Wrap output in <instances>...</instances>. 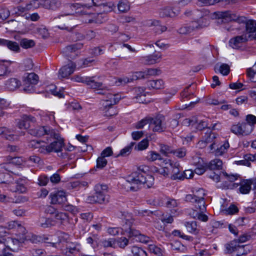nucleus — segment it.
I'll use <instances>...</instances> for the list:
<instances>
[{
    "mask_svg": "<svg viewBox=\"0 0 256 256\" xmlns=\"http://www.w3.org/2000/svg\"><path fill=\"white\" fill-rule=\"evenodd\" d=\"M149 170V166L146 165L140 166L137 171L127 176L126 182L129 184L128 188L132 191H136L142 184L146 188H150L154 184V178L146 174Z\"/></svg>",
    "mask_w": 256,
    "mask_h": 256,
    "instance_id": "f257e3e1",
    "label": "nucleus"
},
{
    "mask_svg": "<svg viewBox=\"0 0 256 256\" xmlns=\"http://www.w3.org/2000/svg\"><path fill=\"white\" fill-rule=\"evenodd\" d=\"M82 5L78 3L68 4L65 6L62 14L58 16L61 21L65 22L62 25L58 26L60 30H72L77 24L74 22V20L72 18L74 14L78 16L79 14L84 12L82 10Z\"/></svg>",
    "mask_w": 256,
    "mask_h": 256,
    "instance_id": "f03ea898",
    "label": "nucleus"
},
{
    "mask_svg": "<svg viewBox=\"0 0 256 256\" xmlns=\"http://www.w3.org/2000/svg\"><path fill=\"white\" fill-rule=\"evenodd\" d=\"M121 218L124 219V224L122 225V230L128 234L130 237H135L136 240L142 243H148L150 238L144 234H141L139 231L135 230L132 226L133 220L132 216L127 212H120Z\"/></svg>",
    "mask_w": 256,
    "mask_h": 256,
    "instance_id": "7ed1b4c3",
    "label": "nucleus"
},
{
    "mask_svg": "<svg viewBox=\"0 0 256 256\" xmlns=\"http://www.w3.org/2000/svg\"><path fill=\"white\" fill-rule=\"evenodd\" d=\"M206 196L205 190L203 188H194L192 190V194L186 195V200L194 204L196 207L200 209L201 212L204 211L206 205L204 200Z\"/></svg>",
    "mask_w": 256,
    "mask_h": 256,
    "instance_id": "20e7f679",
    "label": "nucleus"
},
{
    "mask_svg": "<svg viewBox=\"0 0 256 256\" xmlns=\"http://www.w3.org/2000/svg\"><path fill=\"white\" fill-rule=\"evenodd\" d=\"M94 194L90 198V202L102 204L108 200L109 196L108 194V186L106 185L97 184L95 186Z\"/></svg>",
    "mask_w": 256,
    "mask_h": 256,
    "instance_id": "39448f33",
    "label": "nucleus"
},
{
    "mask_svg": "<svg viewBox=\"0 0 256 256\" xmlns=\"http://www.w3.org/2000/svg\"><path fill=\"white\" fill-rule=\"evenodd\" d=\"M90 6V4H88V6H85L82 5V10L85 12L78 14V16H82V20L86 23L102 22V14L92 13L88 8Z\"/></svg>",
    "mask_w": 256,
    "mask_h": 256,
    "instance_id": "423d86ee",
    "label": "nucleus"
},
{
    "mask_svg": "<svg viewBox=\"0 0 256 256\" xmlns=\"http://www.w3.org/2000/svg\"><path fill=\"white\" fill-rule=\"evenodd\" d=\"M50 136L53 137L54 140L49 144V154L52 152L56 153L61 152L64 146L63 139L60 137V134L54 130H51Z\"/></svg>",
    "mask_w": 256,
    "mask_h": 256,
    "instance_id": "0eeeda50",
    "label": "nucleus"
},
{
    "mask_svg": "<svg viewBox=\"0 0 256 256\" xmlns=\"http://www.w3.org/2000/svg\"><path fill=\"white\" fill-rule=\"evenodd\" d=\"M39 80L38 76L34 72L29 73L24 78L23 82V90L28 93L33 92L35 86Z\"/></svg>",
    "mask_w": 256,
    "mask_h": 256,
    "instance_id": "6e6552de",
    "label": "nucleus"
},
{
    "mask_svg": "<svg viewBox=\"0 0 256 256\" xmlns=\"http://www.w3.org/2000/svg\"><path fill=\"white\" fill-rule=\"evenodd\" d=\"M149 127L154 132H162L166 128L165 118L162 115H158L153 118H150Z\"/></svg>",
    "mask_w": 256,
    "mask_h": 256,
    "instance_id": "1a4fd4ad",
    "label": "nucleus"
},
{
    "mask_svg": "<svg viewBox=\"0 0 256 256\" xmlns=\"http://www.w3.org/2000/svg\"><path fill=\"white\" fill-rule=\"evenodd\" d=\"M42 140H34L28 142V146L30 148L38 149V152L44 154H49V142Z\"/></svg>",
    "mask_w": 256,
    "mask_h": 256,
    "instance_id": "9d476101",
    "label": "nucleus"
},
{
    "mask_svg": "<svg viewBox=\"0 0 256 256\" xmlns=\"http://www.w3.org/2000/svg\"><path fill=\"white\" fill-rule=\"evenodd\" d=\"M231 132L238 136H247L252 131V128L246 122L234 124L230 128Z\"/></svg>",
    "mask_w": 256,
    "mask_h": 256,
    "instance_id": "9b49d317",
    "label": "nucleus"
},
{
    "mask_svg": "<svg viewBox=\"0 0 256 256\" xmlns=\"http://www.w3.org/2000/svg\"><path fill=\"white\" fill-rule=\"evenodd\" d=\"M190 160L192 164L196 168L194 169V172L198 175L203 174L206 170V164L204 162L203 160L199 156L196 154L194 156H191Z\"/></svg>",
    "mask_w": 256,
    "mask_h": 256,
    "instance_id": "f8f14e48",
    "label": "nucleus"
},
{
    "mask_svg": "<svg viewBox=\"0 0 256 256\" xmlns=\"http://www.w3.org/2000/svg\"><path fill=\"white\" fill-rule=\"evenodd\" d=\"M50 202L52 204H62L66 202V196L64 190L54 192L49 196Z\"/></svg>",
    "mask_w": 256,
    "mask_h": 256,
    "instance_id": "ddd939ff",
    "label": "nucleus"
},
{
    "mask_svg": "<svg viewBox=\"0 0 256 256\" xmlns=\"http://www.w3.org/2000/svg\"><path fill=\"white\" fill-rule=\"evenodd\" d=\"M250 36H247L246 34H244L242 36H236L231 38L229 41L230 46L233 48H238L242 44L249 40Z\"/></svg>",
    "mask_w": 256,
    "mask_h": 256,
    "instance_id": "4468645a",
    "label": "nucleus"
},
{
    "mask_svg": "<svg viewBox=\"0 0 256 256\" xmlns=\"http://www.w3.org/2000/svg\"><path fill=\"white\" fill-rule=\"evenodd\" d=\"M36 121L34 117L30 116L24 115L17 122V126L20 129H27L30 127L31 124L34 123Z\"/></svg>",
    "mask_w": 256,
    "mask_h": 256,
    "instance_id": "2eb2a0df",
    "label": "nucleus"
},
{
    "mask_svg": "<svg viewBox=\"0 0 256 256\" xmlns=\"http://www.w3.org/2000/svg\"><path fill=\"white\" fill-rule=\"evenodd\" d=\"M76 66V64L72 62L64 66L59 70L58 77L60 78H68L74 72Z\"/></svg>",
    "mask_w": 256,
    "mask_h": 256,
    "instance_id": "dca6fc26",
    "label": "nucleus"
},
{
    "mask_svg": "<svg viewBox=\"0 0 256 256\" xmlns=\"http://www.w3.org/2000/svg\"><path fill=\"white\" fill-rule=\"evenodd\" d=\"M82 47L81 43H76L74 44L68 46L64 48L62 50L63 54L67 57L74 58L75 56L74 52L76 50L80 49Z\"/></svg>",
    "mask_w": 256,
    "mask_h": 256,
    "instance_id": "f3484780",
    "label": "nucleus"
},
{
    "mask_svg": "<svg viewBox=\"0 0 256 256\" xmlns=\"http://www.w3.org/2000/svg\"><path fill=\"white\" fill-rule=\"evenodd\" d=\"M161 58L162 54L160 52H158L143 56L141 58V60L144 64L150 65L158 62Z\"/></svg>",
    "mask_w": 256,
    "mask_h": 256,
    "instance_id": "a211bd4d",
    "label": "nucleus"
},
{
    "mask_svg": "<svg viewBox=\"0 0 256 256\" xmlns=\"http://www.w3.org/2000/svg\"><path fill=\"white\" fill-rule=\"evenodd\" d=\"M22 242L21 241L18 239L12 238H7L5 240L4 245L6 246V248L14 252L18 250Z\"/></svg>",
    "mask_w": 256,
    "mask_h": 256,
    "instance_id": "6ab92c4d",
    "label": "nucleus"
},
{
    "mask_svg": "<svg viewBox=\"0 0 256 256\" xmlns=\"http://www.w3.org/2000/svg\"><path fill=\"white\" fill-rule=\"evenodd\" d=\"M121 98V96L118 94H110L108 95L107 98L103 100L102 106L104 108H106L108 106H112L113 105L117 104Z\"/></svg>",
    "mask_w": 256,
    "mask_h": 256,
    "instance_id": "aec40b11",
    "label": "nucleus"
},
{
    "mask_svg": "<svg viewBox=\"0 0 256 256\" xmlns=\"http://www.w3.org/2000/svg\"><path fill=\"white\" fill-rule=\"evenodd\" d=\"M50 130L48 127L38 126L29 130V133L34 136H42L46 134L50 136Z\"/></svg>",
    "mask_w": 256,
    "mask_h": 256,
    "instance_id": "412c9836",
    "label": "nucleus"
},
{
    "mask_svg": "<svg viewBox=\"0 0 256 256\" xmlns=\"http://www.w3.org/2000/svg\"><path fill=\"white\" fill-rule=\"evenodd\" d=\"M184 124H189L194 126L197 130H202L205 128L208 127L207 122L203 120H190L186 118L184 122Z\"/></svg>",
    "mask_w": 256,
    "mask_h": 256,
    "instance_id": "4be33fe9",
    "label": "nucleus"
},
{
    "mask_svg": "<svg viewBox=\"0 0 256 256\" xmlns=\"http://www.w3.org/2000/svg\"><path fill=\"white\" fill-rule=\"evenodd\" d=\"M0 46L7 47L10 50L15 52H20L19 44L16 42L0 38Z\"/></svg>",
    "mask_w": 256,
    "mask_h": 256,
    "instance_id": "5701e85b",
    "label": "nucleus"
},
{
    "mask_svg": "<svg viewBox=\"0 0 256 256\" xmlns=\"http://www.w3.org/2000/svg\"><path fill=\"white\" fill-rule=\"evenodd\" d=\"M13 131L6 127H0V136L9 140H14L18 138V136L12 134Z\"/></svg>",
    "mask_w": 256,
    "mask_h": 256,
    "instance_id": "b1692460",
    "label": "nucleus"
},
{
    "mask_svg": "<svg viewBox=\"0 0 256 256\" xmlns=\"http://www.w3.org/2000/svg\"><path fill=\"white\" fill-rule=\"evenodd\" d=\"M246 31L244 34H246L247 36H250V38L253 37L256 30V21L253 20H248L245 24Z\"/></svg>",
    "mask_w": 256,
    "mask_h": 256,
    "instance_id": "393cba45",
    "label": "nucleus"
},
{
    "mask_svg": "<svg viewBox=\"0 0 256 256\" xmlns=\"http://www.w3.org/2000/svg\"><path fill=\"white\" fill-rule=\"evenodd\" d=\"M51 209L54 210L52 207H50L48 212L52 214V218H55V220H54V222L56 221L57 222H60L61 224H63L68 220V216L66 213L58 212L53 213L51 210Z\"/></svg>",
    "mask_w": 256,
    "mask_h": 256,
    "instance_id": "a878e982",
    "label": "nucleus"
},
{
    "mask_svg": "<svg viewBox=\"0 0 256 256\" xmlns=\"http://www.w3.org/2000/svg\"><path fill=\"white\" fill-rule=\"evenodd\" d=\"M252 182L250 180H244L240 182V192L242 194H248L251 190Z\"/></svg>",
    "mask_w": 256,
    "mask_h": 256,
    "instance_id": "bb28decb",
    "label": "nucleus"
},
{
    "mask_svg": "<svg viewBox=\"0 0 256 256\" xmlns=\"http://www.w3.org/2000/svg\"><path fill=\"white\" fill-rule=\"evenodd\" d=\"M28 10H30V9L28 7L26 3L25 6L20 5L17 7L13 8L11 10V14L15 16H23Z\"/></svg>",
    "mask_w": 256,
    "mask_h": 256,
    "instance_id": "cd10ccee",
    "label": "nucleus"
},
{
    "mask_svg": "<svg viewBox=\"0 0 256 256\" xmlns=\"http://www.w3.org/2000/svg\"><path fill=\"white\" fill-rule=\"evenodd\" d=\"M144 88L142 87L136 88L134 89L136 93L135 99L136 101L139 103H144L146 102V92H144Z\"/></svg>",
    "mask_w": 256,
    "mask_h": 256,
    "instance_id": "c85d7f7f",
    "label": "nucleus"
},
{
    "mask_svg": "<svg viewBox=\"0 0 256 256\" xmlns=\"http://www.w3.org/2000/svg\"><path fill=\"white\" fill-rule=\"evenodd\" d=\"M149 26H154V30L156 33L160 34L166 30L167 28L164 26H162L158 21L157 20H149L147 24Z\"/></svg>",
    "mask_w": 256,
    "mask_h": 256,
    "instance_id": "c756f323",
    "label": "nucleus"
},
{
    "mask_svg": "<svg viewBox=\"0 0 256 256\" xmlns=\"http://www.w3.org/2000/svg\"><path fill=\"white\" fill-rule=\"evenodd\" d=\"M174 168L172 174L170 176L171 179L172 180H183L184 174L182 172H181L182 169L180 168L179 163L176 165H174Z\"/></svg>",
    "mask_w": 256,
    "mask_h": 256,
    "instance_id": "7c9ffc66",
    "label": "nucleus"
},
{
    "mask_svg": "<svg viewBox=\"0 0 256 256\" xmlns=\"http://www.w3.org/2000/svg\"><path fill=\"white\" fill-rule=\"evenodd\" d=\"M206 168L211 170H221L222 168V162L220 160L216 158L206 164Z\"/></svg>",
    "mask_w": 256,
    "mask_h": 256,
    "instance_id": "2f4dec72",
    "label": "nucleus"
},
{
    "mask_svg": "<svg viewBox=\"0 0 256 256\" xmlns=\"http://www.w3.org/2000/svg\"><path fill=\"white\" fill-rule=\"evenodd\" d=\"M38 224L39 226L43 228H47L54 226L55 224V222L52 220V218L40 217L38 222Z\"/></svg>",
    "mask_w": 256,
    "mask_h": 256,
    "instance_id": "473e14b6",
    "label": "nucleus"
},
{
    "mask_svg": "<svg viewBox=\"0 0 256 256\" xmlns=\"http://www.w3.org/2000/svg\"><path fill=\"white\" fill-rule=\"evenodd\" d=\"M20 82L16 78H10L6 82V88L10 90H14L20 85Z\"/></svg>",
    "mask_w": 256,
    "mask_h": 256,
    "instance_id": "72a5a7b5",
    "label": "nucleus"
},
{
    "mask_svg": "<svg viewBox=\"0 0 256 256\" xmlns=\"http://www.w3.org/2000/svg\"><path fill=\"white\" fill-rule=\"evenodd\" d=\"M56 237L58 238V241L52 242V246L54 247H57L56 244L59 243L68 242L70 238L68 234L61 232H57Z\"/></svg>",
    "mask_w": 256,
    "mask_h": 256,
    "instance_id": "f704fd0d",
    "label": "nucleus"
},
{
    "mask_svg": "<svg viewBox=\"0 0 256 256\" xmlns=\"http://www.w3.org/2000/svg\"><path fill=\"white\" fill-rule=\"evenodd\" d=\"M147 86L149 88L158 90L164 88V82L162 80H149Z\"/></svg>",
    "mask_w": 256,
    "mask_h": 256,
    "instance_id": "c9c22d12",
    "label": "nucleus"
},
{
    "mask_svg": "<svg viewBox=\"0 0 256 256\" xmlns=\"http://www.w3.org/2000/svg\"><path fill=\"white\" fill-rule=\"evenodd\" d=\"M96 76L88 77L86 84L92 88H100L102 86V82L96 81Z\"/></svg>",
    "mask_w": 256,
    "mask_h": 256,
    "instance_id": "e433bc0d",
    "label": "nucleus"
},
{
    "mask_svg": "<svg viewBox=\"0 0 256 256\" xmlns=\"http://www.w3.org/2000/svg\"><path fill=\"white\" fill-rule=\"evenodd\" d=\"M146 160L150 162H153L156 160H163L160 154L155 151H149L145 158Z\"/></svg>",
    "mask_w": 256,
    "mask_h": 256,
    "instance_id": "4c0bfd02",
    "label": "nucleus"
},
{
    "mask_svg": "<svg viewBox=\"0 0 256 256\" xmlns=\"http://www.w3.org/2000/svg\"><path fill=\"white\" fill-rule=\"evenodd\" d=\"M238 244V240H233L225 244L226 252L231 254L234 252H236Z\"/></svg>",
    "mask_w": 256,
    "mask_h": 256,
    "instance_id": "58836bf2",
    "label": "nucleus"
},
{
    "mask_svg": "<svg viewBox=\"0 0 256 256\" xmlns=\"http://www.w3.org/2000/svg\"><path fill=\"white\" fill-rule=\"evenodd\" d=\"M215 138V134L214 133L206 134L204 138V140H202L201 142H204L206 144L212 142V144L210 146V150H212L215 148L214 145L216 144L215 142L213 141V140Z\"/></svg>",
    "mask_w": 256,
    "mask_h": 256,
    "instance_id": "ea45409f",
    "label": "nucleus"
},
{
    "mask_svg": "<svg viewBox=\"0 0 256 256\" xmlns=\"http://www.w3.org/2000/svg\"><path fill=\"white\" fill-rule=\"evenodd\" d=\"M184 226L189 232L192 234H196L198 232L197 224L196 222L192 221L186 222Z\"/></svg>",
    "mask_w": 256,
    "mask_h": 256,
    "instance_id": "a19ab883",
    "label": "nucleus"
},
{
    "mask_svg": "<svg viewBox=\"0 0 256 256\" xmlns=\"http://www.w3.org/2000/svg\"><path fill=\"white\" fill-rule=\"evenodd\" d=\"M228 16H230V20H236V22H238L239 24H242L244 26L247 22L248 20L245 17L240 16L238 17L236 19L235 18L236 16L233 14H230L228 12H226L224 14V17H227Z\"/></svg>",
    "mask_w": 256,
    "mask_h": 256,
    "instance_id": "79ce46f5",
    "label": "nucleus"
},
{
    "mask_svg": "<svg viewBox=\"0 0 256 256\" xmlns=\"http://www.w3.org/2000/svg\"><path fill=\"white\" fill-rule=\"evenodd\" d=\"M215 70H218L223 76H227L230 72V66L226 64H222L220 66H216Z\"/></svg>",
    "mask_w": 256,
    "mask_h": 256,
    "instance_id": "37998d69",
    "label": "nucleus"
},
{
    "mask_svg": "<svg viewBox=\"0 0 256 256\" xmlns=\"http://www.w3.org/2000/svg\"><path fill=\"white\" fill-rule=\"evenodd\" d=\"M118 8L120 12H126L130 9V3L126 0H122L118 2Z\"/></svg>",
    "mask_w": 256,
    "mask_h": 256,
    "instance_id": "c03bdc74",
    "label": "nucleus"
},
{
    "mask_svg": "<svg viewBox=\"0 0 256 256\" xmlns=\"http://www.w3.org/2000/svg\"><path fill=\"white\" fill-rule=\"evenodd\" d=\"M133 80L132 79V76H123L116 78L114 84L116 86H121L130 82Z\"/></svg>",
    "mask_w": 256,
    "mask_h": 256,
    "instance_id": "a18cd8bd",
    "label": "nucleus"
},
{
    "mask_svg": "<svg viewBox=\"0 0 256 256\" xmlns=\"http://www.w3.org/2000/svg\"><path fill=\"white\" fill-rule=\"evenodd\" d=\"M246 74L252 82H256V62L252 67L247 69Z\"/></svg>",
    "mask_w": 256,
    "mask_h": 256,
    "instance_id": "49530a36",
    "label": "nucleus"
},
{
    "mask_svg": "<svg viewBox=\"0 0 256 256\" xmlns=\"http://www.w3.org/2000/svg\"><path fill=\"white\" fill-rule=\"evenodd\" d=\"M115 248L118 246L120 248H125L128 243V240L125 237H120L117 239H114Z\"/></svg>",
    "mask_w": 256,
    "mask_h": 256,
    "instance_id": "de8ad7c7",
    "label": "nucleus"
},
{
    "mask_svg": "<svg viewBox=\"0 0 256 256\" xmlns=\"http://www.w3.org/2000/svg\"><path fill=\"white\" fill-rule=\"evenodd\" d=\"M186 149L184 147L176 148L172 152L174 155L179 158H184L186 156Z\"/></svg>",
    "mask_w": 256,
    "mask_h": 256,
    "instance_id": "09e8293b",
    "label": "nucleus"
},
{
    "mask_svg": "<svg viewBox=\"0 0 256 256\" xmlns=\"http://www.w3.org/2000/svg\"><path fill=\"white\" fill-rule=\"evenodd\" d=\"M134 144V142H132L129 145L121 150L118 156H125L128 155L131 152L132 148Z\"/></svg>",
    "mask_w": 256,
    "mask_h": 256,
    "instance_id": "8fccbe9b",
    "label": "nucleus"
},
{
    "mask_svg": "<svg viewBox=\"0 0 256 256\" xmlns=\"http://www.w3.org/2000/svg\"><path fill=\"white\" fill-rule=\"evenodd\" d=\"M131 252L134 256H147L146 251L138 246H132L131 249Z\"/></svg>",
    "mask_w": 256,
    "mask_h": 256,
    "instance_id": "3c124183",
    "label": "nucleus"
},
{
    "mask_svg": "<svg viewBox=\"0 0 256 256\" xmlns=\"http://www.w3.org/2000/svg\"><path fill=\"white\" fill-rule=\"evenodd\" d=\"M204 211L201 212L199 209V212L194 211L193 214H192V216L194 218H196L198 220L206 222L208 220V217L206 215L204 214Z\"/></svg>",
    "mask_w": 256,
    "mask_h": 256,
    "instance_id": "603ef678",
    "label": "nucleus"
},
{
    "mask_svg": "<svg viewBox=\"0 0 256 256\" xmlns=\"http://www.w3.org/2000/svg\"><path fill=\"white\" fill-rule=\"evenodd\" d=\"M42 238L40 236H36L32 234H28L25 236V240L30 241L32 243H38L41 242Z\"/></svg>",
    "mask_w": 256,
    "mask_h": 256,
    "instance_id": "864d4df0",
    "label": "nucleus"
},
{
    "mask_svg": "<svg viewBox=\"0 0 256 256\" xmlns=\"http://www.w3.org/2000/svg\"><path fill=\"white\" fill-rule=\"evenodd\" d=\"M35 42L33 40L23 38L20 42V45L24 48H28L33 47Z\"/></svg>",
    "mask_w": 256,
    "mask_h": 256,
    "instance_id": "5fc2aeb1",
    "label": "nucleus"
},
{
    "mask_svg": "<svg viewBox=\"0 0 256 256\" xmlns=\"http://www.w3.org/2000/svg\"><path fill=\"white\" fill-rule=\"evenodd\" d=\"M229 146L230 145L228 142H225L223 144L216 148L215 154L217 156L222 155L226 152Z\"/></svg>",
    "mask_w": 256,
    "mask_h": 256,
    "instance_id": "6e6d98bb",
    "label": "nucleus"
},
{
    "mask_svg": "<svg viewBox=\"0 0 256 256\" xmlns=\"http://www.w3.org/2000/svg\"><path fill=\"white\" fill-rule=\"evenodd\" d=\"M149 146L148 140L147 139H144L135 146L137 150H146Z\"/></svg>",
    "mask_w": 256,
    "mask_h": 256,
    "instance_id": "4d7b16f0",
    "label": "nucleus"
},
{
    "mask_svg": "<svg viewBox=\"0 0 256 256\" xmlns=\"http://www.w3.org/2000/svg\"><path fill=\"white\" fill-rule=\"evenodd\" d=\"M256 156L252 154H246L244 156L245 160H242L238 161V164L241 165L249 166L250 162L246 160L254 161L256 158Z\"/></svg>",
    "mask_w": 256,
    "mask_h": 256,
    "instance_id": "13d9d810",
    "label": "nucleus"
},
{
    "mask_svg": "<svg viewBox=\"0 0 256 256\" xmlns=\"http://www.w3.org/2000/svg\"><path fill=\"white\" fill-rule=\"evenodd\" d=\"M164 162H166L165 165H166V168L168 169V175H171L174 168V165L178 164V162H174L170 160H166Z\"/></svg>",
    "mask_w": 256,
    "mask_h": 256,
    "instance_id": "bf43d9fd",
    "label": "nucleus"
},
{
    "mask_svg": "<svg viewBox=\"0 0 256 256\" xmlns=\"http://www.w3.org/2000/svg\"><path fill=\"white\" fill-rule=\"evenodd\" d=\"M107 232L111 235L116 236L120 232H122L124 234H128L126 232L123 230L122 227V228H108L107 230Z\"/></svg>",
    "mask_w": 256,
    "mask_h": 256,
    "instance_id": "052dcab7",
    "label": "nucleus"
},
{
    "mask_svg": "<svg viewBox=\"0 0 256 256\" xmlns=\"http://www.w3.org/2000/svg\"><path fill=\"white\" fill-rule=\"evenodd\" d=\"M161 14L163 16L170 17H173L176 15V14L170 7H167L162 9Z\"/></svg>",
    "mask_w": 256,
    "mask_h": 256,
    "instance_id": "680f3d73",
    "label": "nucleus"
},
{
    "mask_svg": "<svg viewBox=\"0 0 256 256\" xmlns=\"http://www.w3.org/2000/svg\"><path fill=\"white\" fill-rule=\"evenodd\" d=\"M248 246L238 244L236 252V254L241 256L246 254L249 251V250L248 249Z\"/></svg>",
    "mask_w": 256,
    "mask_h": 256,
    "instance_id": "e2e57ef3",
    "label": "nucleus"
},
{
    "mask_svg": "<svg viewBox=\"0 0 256 256\" xmlns=\"http://www.w3.org/2000/svg\"><path fill=\"white\" fill-rule=\"evenodd\" d=\"M26 3L28 7L29 8L30 10L41 7L40 0H32L29 2L27 1Z\"/></svg>",
    "mask_w": 256,
    "mask_h": 256,
    "instance_id": "0e129e2a",
    "label": "nucleus"
},
{
    "mask_svg": "<svg viewBox=\"0 0 256 256\" xmlns=\"http://www.w3.org/2000/svg\"><path fill=\"white\" fill-rule=\"evenodd\" d=\"M145 78H147L146 70L144 72H136L133 73L132 75V79L133 81L138 79Z\"/></svg>",
    "mask_w": 256,
    "mask_h": 256,
    "instance_id": "69168bd1",
    "label": "nucleus"
},
{
    "mask_svg": "<svg viewBox=\"0 0 256 256\" xmlns=\"http://www.w3.org/2000/svg\"><path fill=\"white\" fill-rule=\"evenodd\" d=\"M148 249L151 252H152L158 256L162 255V250L154 244H150Z\"/></svg>",
    "mask_w": 256,
    "mask_h": 256,
    "instance_id": "338daca9",
    "label": "nucleus"
},
{
    "mask_svg": "<svg viewBox=\"0 0 256 256\" xmlns=\"http://www.w3.org/2000/svg\"><path fill=\"white\" fill-rule=\"evenodd\" d=\"M160 152L164 156H168L170 154H172L173 150L168 146L160 144Z\"/></svg>",
    "mask_w": 256,
    "mask_h": 256,
    "instance_id": "774afa93",
    "label": "nucleus"
}]
</instances>
